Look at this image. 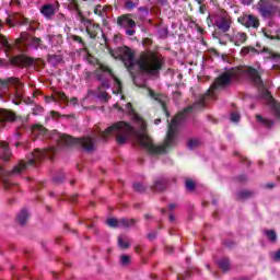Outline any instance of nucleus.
Returning a JSON list of instances; mask_svg holds the SVG:
<instances>
[{
	"instance_id": "f257e3e1",
	"label": "nucleus",
	"mask_w": 280,
	"mask_h": 280,
	"mask_svg": "<svg viewBox=\"0 0 280 280\" xmlns=\"http://www.w3.org/2000/svg\"><path fill=\"white\" fill-rule=\"evenodd\" d=\"M113 58L121 60L125 67L131 73L133 80L139 73H148L150 75H156L165 65V59L158 52H144L138 60H135V52L127 46L119 47L116 50H110Z\"/></svg>"
},
{
	"instance_id": "f03ea898",
	"label": "nucleus",
	"mask_w": 280,
	"mask_h": 280,
	"mask_svg": "<svg viewBox=\"0 0 280 280\" xmlns=\"http://www.w3.org/2000/svg\"><path fill=\"white\" fill-rule=\"evenodd\" d=\"M56 148L51 147L48 150H39L36 149L32 153V158L25 162V161H20L18 165L13 167L12 171H5L2 166H0V180L4 184V187H8V176H19V174H23L25 170H30V167H36L39 163V161H43L45 156H47L48 152H56Z\"/></svg>"
},
{
	"instance_id": "7ed1b4c3",
	"label": "nucleus",
	"mask_w": 280,
	"mask_h": 280,
	"mask_svg": "<svg viewBox=\"0 0 280 280\" xmlns=\"http://www.w3.org/2000/svg\"><path fill=\"white\" fill-rule=\"evenodd\" d=\"M0 94L7 95L13 104L20 105L25 92L23 90V83L19 78L11 77L7 80H0Z\"/></svg>"
},
{
	"instance_id": "20e7f679",
	"label": "nucleus",
	"mask_w": 280,
	"mask_h": 280,
	"mask_svg": "<svg viewBox=\"0 0 280 280\" xmlns=\"http://www.w3.org/2000/svg\"><path fill=\"white\" fill-rule=\"evenodd\" d=\"M55 139L59 148H65L69 145H80V148H83L85 152H93V150H95V140H93L92 137L75 139L69 135L56 133Z\"/></svg>"
},
{
	"instance_id": "39448f33",
	"label": "nucleus",
	"mask_w": 280,
	"mask_h": 280,
	"mask_svg": "<svg viewBox=\"0 0 280 280\" xmlns=\"http://www.w3.org/2000/svg\"><path fill=\"white\" fill-rule=\"evenodd\" d=\"M96 79L101 82L103 89H110V80L116 84L117 93L121 92V81L113 74V71L106 67L101 66L95 72Z\"/></svg>"
},
{
	"instance_id": "423d86ee",
	"label": "nucleus",
	"mask_w": 280,
	"mask_h": 280,
	"mask_svg": "<svg viewBox=\"0 0 280 280\" xmlns=\"http://www.w3.org/2000/svg\"><path fill=\"white\" fill-rule=\"evenodd\" d=\"M28 38L30 35H27L26 33H22L20 38L15 40V44L12 45L8 43V39L3 37V35H0V49H4L7 56H10V51H12L13 49H18V51H23V45H26Z\"/></svg>"
},
{
	"instance_id": "0eeeda50",
	"label": "nucleus",
	"mask_w": 280,
	"mask_h": 280,
	"mask_svg": "<svg viewBox=\"0 0 280 280\" xmlns=\"http://www.w3.org/2000/svg\"><path fill=\"white\" fill-rule=\"evenodd\" d=\"M233 25V18L229 15L226 11H220L214 15V26L223 34L230 32L231 26Z\"/></svg>"
},
{
	"instance_id": "6e6552de",
	"label": "nucleus",
	"mask_w": 280,
	"mask_h": 280,
	"mask_svg": "<svg viewBox=\"0 0 280 280\" xmlns=\"http://www.w3.org/2000/svg\"><path fill=\"white\" fill-rule=\"evenodd\" d=\"M257 10L262 19H272L277 14V0H259Z\"/></svg>"
},
{
	"instance_id": "1a4fd4ad",
	"label": "nucleus",
	"mask_w": 280,
	"mask_h": 280,
	"mask_svg": "<svg viewBox=\"0 0 280 280\" xmlns=\"http://www.w3.org/2000/svg\"><path fill=\"white\" fill-rule=\"evenodd\" d=\"M130 16V14H124L118 16L117 25L125 30V34H127V36H135V34L137 33V31L135 30V27H137V23Z\"/></svg>"
},
{
	"instance_id": "9d476101",
	"label": "nucleus",
	"mask_w": 280,
	"mask_h": 280,
	"mask_svg": "<svg viewBox=\"0 0 280 280\" xmlns=\"http://www.w3.org/2000/svg\"><path fill=\"white\" fill-rule=\"evenodd\" d=\"M238 23H241V25H244V27L247 28H253V30H257L259 27V19H257L256 15L254 14H244L241 15L237 19Z\"/></svg>"
},
{
	"instance_id": "9b49d317",
	"label": "nucleus",
	"mask_w": 280,
	"mask_h": 280,
	"mask_svg": "<svg viewBox=\"0 0 280 280\" xmlns=\"http://www.w3.org/2000/svg\"><path fill=\"white\" fill-rule=\"evenodd\" d=\"M83 27H85L86 34L90 38H97V34L102 32V27L100 24L91 21V20H83L82 21Z\"/></svg>"
},
{
	"instance_id": "f8f14e48",
	"label": "nucleus",
	"mask_w": 280,
	"mask_h": 280,
	"mask_svg": "<svg viewBox=\"0 0 280 280\" xmlns=\"http://www.w3.org/2000/svg\"><path fill=\"white\" fill-rule=\"evenodd\" d=\"M261 97H264V100L267 101V103L271 107V110H273L276 117L280 118V103L275 101V98L272 97L268 90L262 91Z\"/></svg>"
},
{
	"instance_id": "ddd939ff",
	"label": "nucleus",
	"mask_w": 280,
	"mask_h": 280,
	"mask_svg": "<svg viewBox=\"0 0 280 280\" xmlns=\"http://www.w3.org/2000/svg\"><path fill=\"white\" fill-rule=\"evenodd\" d=\"M228 37L231 43H234L236 47H240V45H244V43H246L248 35L244 32L233 31V33L229 34Z\"/></svg>"
},
{
	"instance_id": "4468645a",
	"label": "nucleus",
	"mask_w": 280,
	"mask_h": 280,
	"mask_svg": "<svg viewBox=\"0 0 280 280\" xmlns=\"http://www.w3.org/2000/svg\"><path fill=\"white\" fill-rule=\"evenodd\" d=\"M16 121V115L14 113L0 108V126L3 128L5 124Z\"/></svg>"
},
{
	"instance_id": "2eb2a0df",
	"label": "nucleus",
	"mask_w": 280,
	"mask_h": 280,
	"mask_svg": "<svg viewBox=\"0 0 280 280\" xmlns=\"http://www.w3.org/2000/svg\"><path fill=\"white\" fill-rule=\"evenodd\" d=\"M40 14L47 19V21H51L56 14V7L51 3L44 4L40 9Z\"/></svg>"
},
{
	"instance_id": "dca6fc26",
	"label": "nucleus",
	"mask_w": 280,
	"mask_h": 280,
	"mask_svg": "<svg viewBox=\"0 0 280 280\" xmlns=\"http://www.w3.org/2000/svg\"><path fill=\"white\" fill-rule=\"evenodd\" d=\"M10 156H12V151L8 148V143L0 142V159L2 161H9Z\"/></svg>"
},
{
	"instance_id": "f3484780",
	"label": "nucleus",
	"mask_w": 280,
	"mask_h": 280,
	"mask_svg": "<svg viewBox=\"0 0 280 280\" xmlns=\"http://www.w3.org/2000/svg\"><path fill=\"white\" fill-rule=\"evenodd\" d=\"M167 187V179L165 177H160L154 182L152 187L153 191H163Z\"/></svg>"
},
{
	"instance_id": "a211bd4d",
	"label": "nucleus",
	"mask_w": 280,
	"mask_h": 280,
	"mask_svg": "<svg viewBox=\"0 0 280 280\" xmlns=\"http://www.w3.org/2000/svg\"><path fill=\"white\" fill-rule=\"evenodd\" d=\"M11 63L19 66V65H34V60L27 57H13L11 58Z\"/></svg>"
},
{
	"instance_id": "6ab92c4d",
	"label": "nucleus",
	"mask_w": 280,
	"mask_h": 280,
	"mask_svg": "<svg viewBox=\"0 0 280 280\" xmlns=\"http://www.w3.org/2000/svg\"><path fill=\"white\" fill-rule=\"evenodd\" d=\"M30 218V213L27 212V210L23 209L19 214H18V222L19 224H21V226H25L27 220Z\"/></svg>"
},
{
	"instance_id": "aec40b11",
	"label": "nucleus",
	"mask_w": 280,
	"mask_h": 280,
	"mask_svg": "<svg viewBox=\"0 0 280 280\" xmlns=\"http://www.w3.org/2000/svg\"><path fill=\"white\" fill-rule=\"evenodd\" d=\"M48 42L52 47L62 45V35H48Z\"/></svg>"
},
{
	"instance_id": "412c9836",
	"label": "nucleus",
	"mask_w": 280,
	"mask_h": 280,
	"mask_svg": "<svg viewBox=\"0 0 280 280\" xmlns=\"http://www.w3.org/2000/svg\"><path fill=\"white\" fill-rule=\"evenodd\" d=\"M148 94L152 97V100H155V102H160V104H162L166 115H170L167 113V109H165V105L163 104V95L155 94L154 91H152V90H148Z\"/></svg>"
},
{
	"instance_id": "4be33fe9",
	"label": "nucleus",
	"mask_w": 280,
	"mask_h": 280,
	"mask_svg": "<svg viewBox=\"0 0 280 280\" xmlns=\"http://www.w3.org/2000/svg\"><path fill=\"white\" fill-rule=\"evenodd\" d=\"M137 224V221L135 219H120L119 220V226L122 229H130V226H135Z\"/></svg>"
},
{
	"instance_id": "5701e85b",
	"label": "nucleus",
	"mask_w": 280,
	"mask_h": 280,
	"mask_svg": "<svg viewBox=\"0 0 280 280\" xmlns=\"http://www.w3.org/2000/svg\"><path fill=\"white\" fill-rule=\"evenodd\" d=\"M118 246L119 248H130V238H128L127 236H119L118 237Z\"/></svg>"
},
{
	"instance_id": "b1692460",
	"label": "nucleus",
	"mask_w": 280,
	"mask_h": 280,
	"mask_svg": "<svg viewBox=\"0 0 280 280\" xmlns=\"http://www.w3.org/2000/svg\"><path fill=\"white\" fill-rule=\"evenodd\" d=\"M262 233L264 235H266L269 242H271V244H275V242H277V233L275 232V230H264Z\"/></svg>"
},
{
	"instance_id": "393cba45",
	"label": "nucleus",
	"mask_w": 280,
	"mask_h": 280,
	"mask_svg": "<svg viewBox=\"0 0 280 280\" xmlns=\"http://www.w3.org/2000/svg\"><path fill=\"white\" fill-rule=\"evenodd\" d=\"M256 119H257V121L262 124V126H265L266 128H272V126H275V121L266 119V118L261 117L260 115L256 116Z\"/></svg>"
},
{
	"instance_id": "a878e982",
	"label": "nucleus",
	"mask_w": 280,
	"mask_h": 280,
	"mask_svg": "<svg viewBox=\"0 0 280 280\" xmlns=\"http://www.w3.org/2000/svg\"><path fill=\"white\" fill-rule=\"evenodd\" d=\"M219 268L223 270V272H226L229 268H231V264L229 262L228 258H222L221 260L218 261Z\"/></svg>"
},
{
	"instance_id": "bb28decb",
	"label": "nucleus",
	"mask_w": 280,
	"mask_h": 280,
	"mask_svg": "<svg viewBox=\"0 0 280 280\" xmlns=\"http://www.w3.org/2000/svg\"><path fill=\"white\" fill-rule=\"evenodd\" d=\"M139 7V0H126L125 8L126 10H135V8Z\"/></svg>"
},
{
	"instance_id": "cd10ccee",
	"label": "nucleus",
	"mask_w": 280,
	"mask_h": 280,
	"mask_svg": "<svg viewBox=\"0 0 280 280\" xmlns=\"http://www.w3.org/2000/svg\"><path fill=\"white\" fill-rule=\"evenodd\" d=\"M253 196V191L249 190H242L237 192V198L240 200H246V198H250Z\"/></svg>"
},
{
	"instance_id": "c85d7f7f",
	"label": "nucleus",
	"mask_w": 280,
	"mask_h": 280,
	"mask_svg": "<svg viewBox=\"0 0 280 280\" xmlns=\"http://www.w3.org/2000/svg\"><path fill=\"white\" fill-rule=\"evenodd\" d=\"M32 132H33V135H45L46 129H45V127H43L40 125H35L32 128Z\"/></svg>"
},
{
	"instance_id": "c756f323",
	"label": "nucleus",
	"mask_w": 280,
	"mask_h": 280,
	"mask_svg": "<svg viewBox=\"0 0 280 280\" xmlns=\"http://www.w3.org/2000/svg\"><path fill=\"white\" fill-rule=\"evenodd\" d=\"M70 38L74 43H78L82 49H84L86 47V44H84V39H82V37H80L78 35H72V36H70Z\"/></svg>"
},
{
	"instance_id": "7c9ffc66",
	"label": "nucleus",
	"mask_w": 280,
	"mask_h": 280,
	"mask_svg": "<svg viewBox=\"0 0 280 280\" xmlns=\"http://www.w3.org/2000/svg\"><path fill=\"white\" fill-rule=\"evenodd\" d=\"M198 145H200V140L198 139H191L188 141L189 150H195V148H198Z\"/></svg>"
},
{
	"instance_id": "2f4dec72",
	"label": "nucleus",
	"mask_w": 280,
	"mask_h": 280,
	"mask_svg": "<svg viewBox=\"0 0 280 280\" xmlns=\"http://www.w3.org/2000/svg\"><path fill=\"white\" fill-rule=\"evenodd\" d=\"M133 189H135V191H138L139 194H143V191H145V186L141 183H135Z\"/></svg>"
},
{
	"instance_id": "473e14b6",
	"label": "nucleus",
	"mask_w": 280,
	"mask_h": 280,
	"mask_svg": "<svg viewBox=\"0 0 280 280\" xmlns=\"http://www.w3.org/2000/svg\"><path fill=\"white\" fill-rule=\"evenodd\" d=\"M120 264H121V266H130V256L121 255L120 256Z\"/></svg>"
},
{
	"instance_id": "72a5a7b5",
	"label": "nucleus",
	"mask_w": 280,
	"mask_h": 280,
	"mask_svg": "<svg viewBox=\"0 0 280 280\" xmlns=\"http://www.w3.org/2000/svg\"><path fill=\"white\" fill-rule=\"evenodd\" d=\"M185 186L188 191H194V189L196 187V183H194V180H191V179H187L185 183Z\"/></svg>"
},
{
	"instance_id": "f704fd0d",
	"label": "nucleus",
	"mask_w": 280,
	"mask_h": 280,
	"mask_svg": "<svg viewBox=\"0 0 280 280\" xmlns=\"http://www.w3.org/2000/svg\"><path fill=\"white\" fill-rule=\"evenodd\" d=\"M107 224H108L109 226H112L113 229H115V228H117V226H120V225H119V220H117V219H108V220H107Z\"/></svg>"
},
{
	"instance_id": "c9c22d12",
	"label": "nucleus",
	"mask_w": 280,
	"mask_h": 280,
	"mask_svg": "<svg viewBox=\"0 0 280 280\" xmlns=\"http://www.w3.org/2000/svg\"><path fill=\"white\" fill-rule=\"evenodd\" d=\"M94 14L98 16H104V8L102 5H96L94 9Z\"/></svg>"
},
{
	"instance_id": "e433bc0d",
	"label": "nucleus",
	"mask_w": 280,
	"mask_h": 280,
	"mask_svg": "<svg viewBox=\"0 0 280 280\" xmlns=\"http://www.w3.org/2000/svg\"><path fill=\"white\" fill-rule=\"evenodd\" d=\"M230 119L234 124H237V121H240V113H237V112L232 113L230 116Z\"/></svg>"
},
{
	"instance_id": "4c0bfd02",
	"label": "nucleus",
	"mask_w": 280,
	"mask_h": 280,
	"mask_svg": "<svg viewBox=\"0 0 280 280\" xmlns=\"http://www.w3.org/2000/svg\"><path fill=\"white\" fill-rule=\"evenodd\" d=\"M15 23H20V25H25L27 24V18L21 15L20 19L19 18L15 19Z\"/></svg>"
},
{
	"instance_id": "58836bf2",
	"label": "nucleus",
	"mask_w": 280,
	"mask_h": 280,
	"mask_svg": "<svg viewBox=\"0 0 280 280\" xmlns=\"http://www.w3.org/2000/svg\"><path fill=\"white\" fill-rule=\"evenodd\" d=\"M33 115H43V107L40 105H36L33 108Z\"/></svg>"
},
{
	"instance_id": "ea45409f",
	"label": "nucleus",
	"mask_w": 280,
	"mask_h": 280,
	"mask_svg": "<svg viewBox=\"0 0 280 280\" xmlns=\"http://www.w3.org/2000/svg\"><path fill=\"white\" fill-rule=\"evenodd\" d=\"M271 259H273V261H280V249L271 253Z\"/></svg>"
},
{
	"instance_id": "a19ab883",
	"label": "nucleus",
	"mask_w": 280,
	"mask_h": 280,
	"mask_svg": "<svg viewBox=\"0 0 280 280\" xmlns=\"http://www.w3.org/2000/svg\"><path fill=\"white\" fill-rule=\"evenodd\" d=\"M32 45H33V47H35V48L40 47V38L33 37V38H32Z\"/></svg>"
},
{
	"instance_id": "79ce46f5",
	"label": "nucleus",
	"mask_w": 280,
	"mask_h": 280,
	"mask_svg": "<svg viewBox=\"0 0 280 280\" xmlns=\"http://www.w3.org/2000/svg\"><path fill=\"white\" fill-rule=\"evenodd\" d=\"M159 34L162 38H167V30L166 28L159 31Z\"/></svg>"
},
{
	"instance_id": "37998d69",
	"label": "nucleus",
	"mask_w": 280,
	"mask_h": 280,
	"mask_svg": "<svg viewBox=\"0 0 280 280\" xmlns=\"http://www.w3.org/2000/svg\"><path fill=\"white\" fill-rule=\"evenodd\" d=\"M54 180H55V183H62V180H65V175L55 176Z\"/></svg>"
},
{
	"instance_id": "c03bdc74",
	"label": "nucleus",
	"mask_w": 280,
	"mask_h": 280,
	"mask_svg": "<svg viewBox=\"0 0 280 280\" xmlns=\"http://www.w3.org/2000/svg\"><path fill=\"white\" fill-rule=\"evenodd\" d=\"M98 97H100L101 100H108V93H106V92H101V93L98 94Z\"/></svg>"
},
{
	"instance_id": "a18cd8bd",
	"label": "nucleus",
	"mask_w": 280,
	"mask_h": 280,
	"mask_svg": "<svg viewBox=\"0 0 280 280\" xmlns=\"http://www.w3.org/2000/svg\"><path fill=\"white\" fill-rule=\"evenodd\" d=\"M189 277V272H185V275H180L177 277V280H186Z\"/></svg>"
},
{
	"instance_id": "49530a36",
	"label": "nucleus",
	"mask_w": 280,
	"mask_h": 280,
	"mask_svg": "<svg viewBox=\"0 0 280 280\" xmlns=\"http://www.w3.org/2000/svg\"><path fill=\"white\" fill-rule=\"evenodd\" d=\"M241 3L243 5H250V3H253V0H241Z\"/></svg>"
},
{
	"instance_id": "de8ad7c7",
	"label": "nucleus",
	"mask_w": 280,
	"mask_h": 280,
	"mask_svg": "<svg viewBox=\"0 0 280 280\" xmlns=\"http://www.w3.org/2000/svg\"><path fill=\"white\" fill-rule=\"evenodd\" d=\"M7 25H9L10 27H13L14 21H12V19L8 18L7 19Z\"/></svg>"
},
{
	"instance_id": "09e8293b",
	"label": "nucleus",
	"mask_w": 280,
	"mask_h": 280,
	"mask_svg": "<svg viewBox=\"0 0 280 280\" xmlns=\"http://www.w3.org/2000/svg\"><path fill=\"white\" fill-rule=\"evenodd\" d=\"M149 240H155L156 238V232H152L148 235Z\"/></svg>"
},
{
	"instance_id": "8fccbe9b",
	"label": "nucleus",
	"mask_w": 280,
	"mask_h": 280,
	"mask_svg": "<svg viewBox=\"0 0 280 280\" xmlns=\"http://www.w3.org/2000/svg\"><path fill=\"white\" fill-rule=\"evenodd\" d=\"M138 10L139 12H144V14H148V8L145 7H140Z\"/></svg>"
},
{
	"instance_id": "3c124183",
	"label": "nucleus",
	"mask_w": 280,
	"mask_h": 280,
	"mask_svg": "<svg viewBox=\"0 0 280 280\" xmlns=\"http://www.w3.org/2000/svg\"><path fill=\"white\" fill-rule=\"evenodd\" d=\"M59 98L60 100H67V95L65 93H59Z\"/></svg>"
},
{
	"instance_id": "603ef678",
	"label": "nucleus",
	"mask_w": 280,
	"mask_h": 280,
	"mask_svg": "<svg viewBox=\"0 0 280 280\" xmlns=\"http://www.w3.org/2000/svg\"><path fill=\"white\" fill-rule=\"evenodd\" d=\"M154 124H155V126H159V124H161V118L155 119Z\"/></svg>"
},
{
	"instance_id": "864d4df0",
	"label": "nucleus",
	"mask_w": 280,
	"mask_h": 280,
	"mask_svg": "<svg viewBox=\"0 0 280 280\" xmlns=\"http://www.w3.org/2000/svg\"><path fill=\"white\" fill-rule=\"evenodd\" d=\"M267 187H268V189H272V187H275V184H267Z\"/></svg>"
},
{
	"instance_id": "5fc2aeb1",
	"label": "nucleus",
	"mask_w": 280,
	"mask_h": 280,
	"mask_svg": "<svg viewBox=\"0 0 280 280\" xmlns=\"http://www.w3.org/2000/svg\"><path fill=\"white\" fill-rule=\"evenodd\" d=\"M168 207H170V209H176V205L175 203H171Z\"/></svg>"
},
{
	"instance_id": "6e6d98bb",
	"label": "nucleus",
	"mask_w": 280,
	"mask_h": 280,
	"mask_svg": "<svg viewBox=\"0 0 280 280\" xmlns=\"http://www.w3.org/2000/svg\"><path fill=\"white\" fill-rule=\"evenodd\" d=\"M197 1V3L199 4V5H202V3L205 2V0H196Z\"/></svg>"
},
{
	"instance_id": "4d7b16f0",
	"label": "nucleus",
	"mask_w": 280,
	"mask_h": 280,
	"mask_svg": "<svg viewBox=\"0 0 280 280\" xmlns=\"http://www.w3.org/2000/svg\"><path fill=\"white\" fill-rule=\"evenodd\" d=\"M145 130V121L142 120V131Z\"/></svg>"
},
{
	"instance_id": "13d9d810",
	"label": "nucleus",
	"mask_w": 280,
	"mask_h": 280,
	"mask_svg": "<svg viewBox=\"0 0 280 280\" xmlns=\"http://www.w3.org/2000/svg\"><path fill=\"white\" fill-rule=\"evenodd\" d=\"M240 180H241V182L246 180V176H241V177H240Z\"/></svg>"
},
{
	"instance_id": "bf43d9fd",
	"label": "nucleus",
	"mask_w": 280,
	"mask_h": 280,
	"mask_svg": "<svg viewBox=\"0 0 280 280\" xmlns=\"http://www.w3.org/2000/svg\"><path fill=\"white\" fill-rule=\"evenodd\" d=\"M77 102H78V98H72V100H71V103H72V104H75Z\"/></svg>"
},
{
	"instance_id": "052dcab7",
	"label": "nucleus",
	"mask_w": 280,
	"mask_h": 280,
	"mask_svg": "<svg viewBox=\"0 0 280 280\" xmlns=\"http://www.w3.org/2000/svg\"><path fill=\"white\" fill-rule=\"evenodd\" d=\"M167 250H168V253H173V252H174V248L167 247Z\"/></svg>"
},
{
	"instance_id": "680f3d73",
	"label": "nucleus",
	"mask_w": 280,
	"mask_h": 280,
	"mask_svg": "<svg viewBox=\"0 0 280 280\" xmlns=\"http://www.w3.org/2000/svg\"><path fill=\"white\" fill-rule=\"evenodd\" d=\"M242 51H244L245 54H248V48H243Z\"/></svg>"
},
{
	"instance_id": "e2e57ef3",
	"label": "nucleus",
	"mask_w": 280,
	"mask_h": 280,
	"mask_svg": "<svg viewBox=\"0 0 280 280\" xmlns=\"http://www.w3.org/2000/svg\"><path fill=\"white\" fill-rule=\"evenodd\" d=\"M170 220H171V222H174V215L173 214L170 215Z\"/></svg>"
},
{
	"instance_id": "0e129e2a",
	"label": "nucleus",
	"mask_w": 280,
	"mask_h": 280,
	"mask_svg": "<svg viewBox=\"0 0 280 280\" xmlns=\"http://www.w3.org/2000/svg\"><path fill=\"white\" fill-rule=\"evenodd\" d=\"M118 110H124V108L119 107Z\"/></svg>"
},
{
	"instance_id": "69168bd1",
	"label": "nucleus",
	"mask_w": 280,
	"mask_h": 280,
	"mask_svg": "<svg viewBox=\"0 0 280 280\" xmlns=\"http://www.w3.org/2000/svg\"><path fill=\"white\" fill-rule=\"evenodd\" d=\"M117 107H118V105L116 104V105H115V108H117Z\"/></svg>"
},
{
	"instance_id": "338daca9",
	"label": "nucleus",
	"mask_w": 280,
	"mask_h": 280,
	"mask_svg": "<svg viewBox=\"0 0 280 280\" xmlns=\"http://www.w3.org/2000/svg\"><path fill=\"white\" fill-rule=\"evenodd\" d=\"M145 218H150V215L147 214Z\"/></svg>"
},
{
	"instance_id": "774afa93",
	"label": "nucleus",
	"mask_w": 280,
	"mask_h": 280,
	"mask_svg": "<svg viewBox=\"0 0 280 280\" xmlns=\"http://www.w3.org/2000/svg\"><path fill=\"white\" fill-rule=\"evenodd\" d=\"M207 268H208V269L210 268L209 265H207Z\"/></svg>"
}]
</instances>
